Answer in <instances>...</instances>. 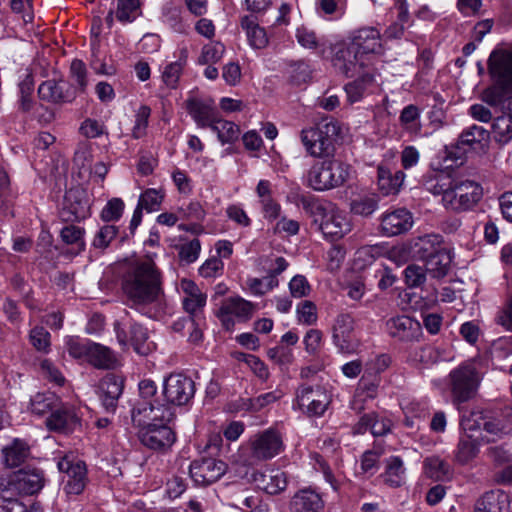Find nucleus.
<instances>
[{
	"instance_id": "nucleus-16",
	"label": "nucleus",
	"mask_w": 512,
	"mask_h": 512,
	"mask_svg": "<svg viewBox=\"0 0 512 512\" xmlns=\"http://www.w3.org/2000/svg\"><path fill=\"white\" fill-rule=\"evenodd\" d=\"M38 96L48 103L61 105L73 102L76 90L64 80L49 79L39 85Z\"/></svg>"
},
{
	"instance_id": "nucleus-51",
	"label": "nucleus",
	"mask_w": 512,
	"mask_h": 512,
	"mask_svg": "<svg viewBox=\"0 0 512 512\" xmlns=\"http://www.w3.org/2000/svg\"><path fill=\"white\" fill-rule=\"evenodd\" d=\"M206 294L200 292L193 296H184L182 300L184 310L190 315V321L194 324L195 317H197L203 310L206 304Z\"/></svg>"
},
{
	"instance_id": "nucleus-33",
	"label": "nucleus",
	"mask_w": 512,
	"mask_h": 512,
	"mask_svg": "<svg viewBox=\"0 0 512 512\" xmlns=\"http://www.w3.org/2000/svg\"><path fill=\"white\" fill-rule=\"evenodd\" d=\"M452 255L445 247L424 263L427 273L434 279H442L449 273Z\"/></svg>"
},
{
	"instance_id": "nucleus-24",
	"label": "nucleus",
	"mask_w": 512,
	"mask_h": 512,
	"mask_svg": "<svg viewBox=\"0 0 512 512\" xmlns=\"http://www.w3.org/2000/svg\"><path fill=\"white\" fill-rule=\"evenodd\" d=\"M350 44L363 57L368 54H381L383 52L380 32L374 27H363L354 31Z\"/></svg>"
},
{
	"instance_id": "nucleus-28",
	"label": "nucleus",
	"mask_w": 512,
	"mask_h": 512,
	"mask_svg": "<svg viewBox=\"0 0 512 512\" xmlns=\"http://www.w3.org/2000/svg\"><path fill=\"white\" fill-rule=\"evenodd\" d=\"M323 507L324 501L320 494L310 488L298 491L289 504L291 512H319Z\"/></svg>"
},
{
	"instance_id": "nucleus-20",
	"label": "nucleus",
	"mask_w": 512,
	"mask_h": 512,
	"mask_svg": "<svg viewBox=\"0 0 512 512\" xmlns=\"http://www.w3.org/2000/svg\"><path fill=\"white\" fill-rule=\"evenodd\" d=\"M88 203L83 190L76 188L66 191L60 216L63 221H80L88 215Z\"/></svg>"
},
{
	"instance_id": "nucleus-63",
	"label": "nucleus",
	"mask_w": 512,
	"mask_h": 512,
	"mask_svg": "<svg viewBox=\"0 0 512 512\" xmlns=\"http://www.w3.org/2000/svg\"><path fill=\"white\" fill-rule=\"evenodd\" d=\"M43 376L58 386L64 384L65 378L59 369L50 361L43 360L40 365Z\"/></svg>"
},
{
	"instance_id": "nucleus-12",
	"label": "nucleus",
	"mask_w": 512,
	"mask_h": 512,
	"mask_svg": "<svg viewBox=\"0 0 512 512\" xmlns=\"http://www.w3.org/2000/svg\"><path fill=\"white\" fill-rule=\"evenodd\" d=\"M301 201L304 207H317V212L321 216L319 229L325 237L332 240L339 239L350 231V223L341 212L334 209L326 210L320 205H313L309 199L304 197Z\"/></svg>"
},
{
	"instance_id": "nucleus-39",
	"label": "nucleus",
	"mask_w": 512,
	"mask_h": 512,
	"mask_svg": "<svg viewBox=\"0 0 512 512\" xmlns=\"http://www.w3.org/2000/svg\"><path fill=\"white\" fill-rule=\"evenodd\" d=\"M405 468L398 456H391L386 460V469L382 474L383 481L391 487H399L403 483Z\"/></svg>"
},
{
	"instance_id": "nucleus-46",
	"label": "nucleus",
	"mask_w": 512,
	"mask_h": 512,
	"mask_svg": "<svg viewBox=\"0 0 512 512\" xmlns=\"http://www.w3.org/2000/svg\"><path fill=\"white\" fill-rule=\"evenodd\" d=\"M494 140L501 144H507L512 140V121L506 116H498L492 124Z\"/></svg>"
},
{
	"instance_id": "nucleus-57",
	"label": "nucleus",
	"mask_w": 512,
	"mask_h": 512,
	"mask_svg": "<svg viewBox=\"0 0 512 512\" xmlns=\"http://www.w3.org/2000/svg\"><path fill=\"white\" fill-rule=\"evenodd\" d=\"M224 51L225 47L221 43L206 45L202 49L199 63L202 65L216 63L222 58Z\"/></svg>"
},
{
	"instance_id": "nucleus-56",
	"label": "nucleus",
	"mask_w": 512,
	"mask_h": 512,
	"mask_svg": "<svg viewBox=\"0 0 512 512\" xmlns=\"http://www.w3.org/2000/svg\"><path fill=\"white\" fill-rule=\"evenodd\" d=\"M150 114L151 109L148 106L142 105L139 107L135 116V125L132 131L134 138L139 139L145 135Z\"/></svg>"
},
{
	"instance_id": "nucleus-10",
	"label": "nucleus",
	"mask_w": 512,
	"mask_h": 512,
	"mask_svg": "<svg viewBox=\"0 0 512 512\" xmlns=\"http://www.w3.org/2000/svg\"><path fill=\"white\" fill-rule=\"evenodd\" d=\"M227 464L215 457L202 456L189 466V474L198 486H208L217 482L227 471Z\"/></svg>"
},
{
	"instance_id": "nucleus-6",
	"label": "nucleus",
	"mask_w": 512,
	"mask_h": 512,
	"mask_svg": "<svg viewBox=\"0 0 512 512\" xmlns=\"http://www.w3.org/2000/svg\"><path fill=\"white\" fill-rule=\"evenodd\" d=\"M482 197V187L475 181H450V189L444 196V206L455 212L472 209Z\"/></svg>"
},
{
	"instance_id": "nucleus-64",
	"label": "nucleus",
	"mask_w": 512,
	"mask_h": 512,
	"mask_svg": "<svg viewBox=\"0 0 512 512\" xmlns=\"http://www.w3.org/2000/svg\"><path fill=\"white\" fill-rule=\"evenodd\" d=\"M495 321L505 330L512 332V296L506 305L497 313Z\"/></svg>"
},
{
	"instance_id": "nucleus-32",
	"label": "nucleus",
	"mask_w": 512,
	"mask_h": 512,
	"mask_svg": "<svg viewBox=\"0 0 512 512\" xmlns=\"http://www.w3.org/2000/svg\"><path fill=\"white\" fill-rule=\"evenodd\" d=\"M233 507L243 512H269V505L257 491L244 490L234 497Z\"/></svg>"
},
{
	"instance_id": "nucleus-47",
	"label": "nucleus",
	"mask_w": 512,
	"mask_h": 512,
	"mask_svg": "<svg viewBox=\"0 0 512 512\" xmlns=\"http://www.w3.org/2000/svg\"><path fill=\"white\" fill-rule=\"evenodd\" d=\"M424 468L426 475L436 480L448 476L450 472L448 463L438 456L427 457L424 460Z\"/></svg>"
},
{
	"instance_id": "nucleus-45",
	"label": "nucleus",
	"mask_w": 512,
	"mask_h": 512,
	"mask_svg": "<svg viewBox=\"0 0 512 512\" xmlns=\"http://www.w3.org/2000/svg\"><path fill=\"white\" fill-rule=\"evenodd\" d=\"M186 58L187 52L186 50H182L180 59L170 63L165 67L162 74V79L168 87L173 89L177 87L180 75L186 62Z\"/></svg>"
},
{
	"instance_id": "nucleus-42",
	"label": "nucleus",
	"mask_w": 512,
	"mask_h": 512,
	"mask_svg": "<svg viewBox=\"0 0 512 512\" xmlns=\"http://www.w3.org/2000/svg\"><path fill=\"white\" fill-rule=\"evenodd\" d=\"M119 234V227L114 224H104L95 233L91 246L103 253Z\"/></svg>"
},
{
	"instance_id": "nucleus-2",
	"label": "nucleus",
	"mask_w": 512,
	"mask_h": 512,
	"mask_svg": "<svg viewBox=\"0 0 512 512\" xmlns=\"http://www.w3.org/2000/svg\"><path fill=\"white\" fill-rule=\"evenodd\" d=\"M488 70L494 83L482 91L481 99L491 107H502L507 94L512 92V49L492 51Z\"/></svg>"
},
{
	"instance_id": "nucleus-36",
	"label": "nucleus",
	"mask_w": 512,
	"mask_h": 512,
	"mask_svg": "<svg viewBox=\"0 0 512 512\" xmlns=\"http://www.w3.org/2000/svg\"><path fill=\"white\" fill-rule=\"evenodd\" d=\"M130 342L134 351L142 356L150 354L156 348L155 343L149 340L147 329L138 323L130 326Z\"/></svg>"
},
{
	"instance_id": "nucleus-41",
	"label": "nucleus",
	"mask_w": 512,
	"mask_h": 512,
	"mask_svg": "<svg viewBox=\"0 0 512 512\" xmlns=\"http://www.w3.org/2000/svg\"><path fill=\"white\" fill-rule=\"evenodd\" d=\"M222 305L224 313H231L244 320L251 318L255 308L253 303L241 297L228 298Z\"/></svg>"
},
{
	"instance_id": "nucleus-18",
	"label": "nucleus",
	"mask_w": 512,
	"mask_h": 512,
	"mask_svg": "<svg viewBox=\"0 0 512 512\" xmlns=\"http://www.w3.org/2000/svg\"><path fill=\"white\" fill-rule=\"evenodd\" d=\"M443 248H445L443 237L435 233L416 236L408 242L411 257L421 262H425Z\"/></svg>"
},
{
	"instance_id": "nucleus-30",
	"label": "nucleus",
	"mask_w": 512,
	"mask_h": 512,
	"mask_svg": "<svg viewBox=\"0 0 512 512\" xmlns=\"http://www.w3.org/2000/svg\"><path fill=\"white\" fill-rule=\"evenodd\" d=\"M509 495L502 490L486 492L476 503L474 512H508Z\"/></svg>"
},
{
	"instance_id": "nucleus-60",
	"label": "nucleus",
	"mask_w": 512,
	"mask_h": 512,
	"mask_svg": "<svg viewBox=\"0 0 512 512\" xmlns=\"http://www.w3.org/2000/svg\"><path fill=\"white\" fill-rule=\"evenodd\" d=\"M30 341L38 351H47L50 346V334L43 327H34L30 332Z\"/></svg>"
},
{
	"instance_id": "nucleus-31",
	"label": "nucleus",
	"mask_w": 512,
	"mask_h": 512,
	"mask_svg": "<svg viewBox=\"0 0 512 512\" xmlns=\"http://www.w3.org/2000/svg\"><path fill=\"white\" fill-rule=\"evenodd\" d=\"M405 174L401 170H397L394 173L386 166H378L377 169V181L381 192L384 195L396 194L399 192L403 182Z\"/></svg>"
},
{
	"instance_id": "nucleus-4",
	"label": "nucleus",
	"mask_w": 512,
	"mask_h": 512,
	"mask_svg": "<svg viewBox=\"0 0 512 512\" xmlns=\"http://www.w3.org/2000/svg\"><path fill=\"white\" fill-rule=\"evenodd\" d=\"M341 128L336 121L323 122L317 127L303 129L301 141L313 157H330L335 152V143Z\"/></svg>"
},
{
	"instance_id": "nucleus-35",
	"label": "nucleus",
	"mask_w": 512,
	"mask_h": 512,
	"mask_svg": "<svg viewBox=\"0 0 512 512\" xmlns=\"http://www.w3.org/2000/svg\"><path fill=\"white\" fill-rule=\"evenodd\" d=\"M241 27L246 31L249 43L253 48L262 49L268 44V37L264 28H261L257 19L246 15L241 19Z\"/></svg>"
},
{
	"instance_id": "nucleus-22",
	"label": "nucleus",
	"mask_w": 512,
	"mask_h": 512,
	"mask_svg": "<svg viewBox=\"0 0 512 512\" xmlns=\"http://www.w3.org/2000/svg\"><path fill=\"white\" fill-rule=\"evenodd\" d=\"M388 334L399 341L410 342L421 335V325L407 315H398L386 321Z\"/></svg>"
},
{
	"instance_id": "nucleus-17",
	"label": "nucleus",
	"mask_w": 512,
	"mask_h": 512,
	"mask_svg": "<svg viewBox=\"0 0 512 512\" xmlns=\"http://www.w3.org/2000/svg\"><path fill=\"white\" fill-rule=\"evenodd\" d=\"M8 484L20 494L33 495L44 487L45 478L43 472L37 468H24L15 472Z\"/></svg>"
},
{
	"instance_id": "nucleus-14",
	"label": "nucleus",
	"mask_w": 512,
	"mask_h": 512,
	"mask_svg": "<svg viewBox=\"0 0 512 512\" xmlns=\"http://www.w3.org/2000/svg\"><path fill=\"white\" fill-rule=\"evenodd\" d=\"M171 421H160L146 430L137 432L140 442L151 450L164 451L176 440V434L169 426Z\"/></svg>"
},
{
	"instance_id": "nucleus-26",
	"label": "nucleus",
	"mask_w": 512,
	"mask_h": 512,
	"mask_svg": "<svg viewBox=\"0 0 512 512\" xmlns=\"http://www.w3.org/2000/svg\"><path fill=\"white\" fill-rule=\"evenodd\" d=\"M490 139V133L485 128L472 125L464 129L458 137L457 148L464 151H480L486 149Z\"/></svg>"
},
{
	"instance_id": "nucleus-19",
	"label": "nucleus",
	"mask_w": 512,
	"mask_h": 512,
	"mask_svg": "<svg viewBox=\"0 0 512 512\" xmlns=\"http://www.w3.org/2000/svg\"><path fill=\"white\" fill-rule=\"evenodd\" d=\"M283 449L280 434L272 429L266 430L251 441L252 456L258 460L272 459Z\"/></svg>"
},
{
	"instance_id": "nucleus-21",
	"label": "nucleus",
	"mask_w": 512,
	"mask_h": 512,
	"mask_svg": "<svg viewBox=\"0 0 512 512\" xmlns=\"http://www.w3.org/2000/svg\"><path fill=\"white\" fill-rule=\"evenodd\" d=\"M334 67L346 77H354L365 66L364 57L349 43L341 46L333 58Z\"/></svg>"
},
{
	"instance_id": "nucleus-3",
	"label": "nucleus",
	"mask_w": 512,
	"mask_h": 512,
	"mask_svg": "<svg viewBox=\"0 0 512 512\" xmlns=\"http://www.w3.org/2000/svg\"><path fill=\"white\" fill-rule=\"evenodd\" d=\"M349 177V166L338 159L316 162L307 173V186L327 191L342 186Z\"/></svg>"
},
{
	"instance_id": "nucleus-38",
	"label": "nucleus",
	"mask_w": 512,
	"mask_h": 512,
	"mask_svg": "<svg viewBox=\"0 0 512 512\" xmlns=\"http://www.w3.org/2000/svg\"><path fill=\"white\" fill-rule=\"evenodd\" d=\"M60 399L53 392H42L35 394L30 401L32 413L42 416L48 412L50 414L59 406Z\"/></svg>"
},
{
	"instance_id": "nucleus-11",
	"label": "nucleus",
	"mask_w": 512,
	"mask_h": 512,
	"mask_svg": "<svg viewBox=\"0 0 512 512\" xmlns=\"http://www.w3.org/2000/svg\"><path fill=\"white\" fill-rule=\"evenodd\" d=\"M332 341L342 353L356 352L360 342L355 333L354 318L350 314L337 315L332 326Z\"/></svg>"
},
{
	"instance_id": "nucleus-49",
	"label": "nucleus",
	"mask_w": 512,
	"mask_h": 512,
	"mask_svg": "<svg viewBox=\"0 0 512 512\" xmlns=\"http://www.w3.org/2000/svg\"><path fill=\"white\" fill-rule=\"evenodd\" d=\"M139 0H118L116 17L121 22H131L139 15Z\"/></svg>"
},
{
	"instance_id": "nucleus-27",
	"label": "nucleus",
	"mask_w": 512,
	"mask_h": 512,
	"mask_svg": "<svg viewBox=\"0 0 512 512\" xmlns=\"http://www.w3.org/2000/svg\"><path fill=\"white\" fill-rule=\"evenodd\" d=\"M254 481L259 488L270 495L281 493L286 489L288 484L287 474L280 469L257 472L254 474Z\"/></svg>"
},
{
	"instance_id": "nucleus-40",
	"label": "nucleus",
	"mask_w": 512,
	"mask_h": 512,
	"mask_svg": "<svg viewBox=\"0 0 512 512\" xmlns=\"http://www.w3.org/2000/svg\"><path fill=\"white\" fill-rule=\"evenodd\" d=\"M479 452V443L473 434L461 437L455 451V458L460 464H466L474 459Z\"/></svg>"
},
{
	"instance_id": "nucleus-9",
	"label": "nucleus",
	"mask_w": 512,
	"mask_h": 512,
	"mask_svg": "<svg viewBox=\"0 0 512 512\" xmlns=\"http://www.w3.org/2000/svg\"><path fill=\"white\" fill-rule=\"evenodd\" d=\"M195 391V383L190 377L182 373H172L163 383L164 404L170 407L184 406L194 397Z\"/></svg>"
},
{
	"instance_id": "nucleus-25",
	"label": "nucleus",
	"mask_w": 512,
	"mask_h": 512,
	"mask_svg": "<svg viewBox=\"0 0 512 512\" xmlns=\"http://www.w3.org/2000/svg\"><path fill=\"white\" fill-rule=\"evenodd\" d=\"M78 423L79 418L74 410L69 406L63 405L61 401L59 406L46 419L47 428L55 432L68 433L73 431Z\"/></svg>"
},
{
	"instance_id": "nucleus-55",
	"label": "nucleus",
	"mask_w": 512,
	"mask_h": 512,
	"mask_svg": "<svg viewBox=\"0 0 512 512\" xmlns=\"http://www.w3.org/2000/svg\"><path fill=\"white\" fill-rule=\"evenodd\" d=\"M91 345V341L82 340L79 337H70L66 342L69 355L75 359H87Z\"/></svg>"
},
{
	"instance_id": "nucleus-44",
	"label": "nucleus",
	"mask_w": 512,
	"mask_h": 512,
	"mask_svg": "<svg viewBox=\"0 0 512 512\" xmlns=\"http://www.w3.org/2000/svg\"><path fill=\"white\" fill-rule=\"evenodd\" d=\"M378 201L374 194L359 196L351 201L350 209L356 215L367 217L378 208Z\"/></svg>"
},
{
	"instance_id": "nucleus-8",
	"label": "nucleus",
	"mask_w": 512,
	"mask_h": 512,
	"mask_svg": "<svg viewBox=\"0 0 512 512\" xmlns=\"http://www.w3.org/2000/svg\"><path fill=\"white\" fill-rule=\"evenodd\" d=\"M175 412L172 407L153 401H137L131 410V423L137 432L146 430L160 421H172Z\"/></svg>"
},
{
	"instance_id": "nucleus-54",
	"label": "nucleus",
	"mask_w": 512,
	"mask_h": 512,
	"mask_svg": "<svg viewBox=\"0 0 512 512\" xmlns=\"http://www.w3.org/2000/svg\"><path fill=\"white\" fill-rule=\"evenodd\" d=\"M427 274L425 266L410 264L404 270L405 283L409 288L420 287L425 283Z\"/></svg>"
},
{
	"instance_id": "nucleus-7",
	"label": "nucleus",
	"mask_w": 512,
	"mask_h": 512,
	"mask_svg": "<svg viewBox=\"0 0 512 512\" xmlns=\"http://www.w3.org/2000/svg\"><path fill=\"white\" fill-rule=\"evenodd\" d=\"M331 401V393L319 384H302L296 390V405L309 417L323 416Z\"/></svg>"
},
{
	"instance_id": "nucleus-23",
	"label": "nucleus",
	"mask_w": 512,
	"mask_h": 512,
	"mask_svg": "<svg viewBox=\"0 0 512 512\" xmlns=\"http://www.w3.org/2000/svg\"><path fill=\"white\" fill-rule=\"evenodd\" d=\"M123 388V378L115 374L109 373L100 380L97 393L107 412L116 410Z\"/></svg>"
},
{
	"instance_id": "nucleus-58",
	"label": "nucleus",
	"mask_w": 512,
	"mask_h": 512,
	"mask_svg": "<svg viewBox=\"0 0 512 512\" xmlns=\"http://www.w3.org/2000/svg\"><path fill=\"white\" fill-rule=\"evenodd\" d=\"M163 196L156 189H147L141 194L138 202V206L148 212L158 210Z\"/></svg>"
},
{
	"instance_id": "nucleus-62",
	"label": "nucleus",
	"mask_w": 512,
	"mask_h": 512,
	"mask_svg": "<svg viewBox=\"0 0 512 512\" xmlns=\"http://www.w3.org/2000/svg\"><path fill=\"white\" fill-rule=\"evenodd\" d=\"M450 181L448 176L439 175L435 179H431L426 182V189L434 195H442V201L444 202V196L450 189Z\"/></svg>"
},
{
	"instance_id": "nucleus-34",
	"label": "nucleus",
	"mask_w": 512,
	"mask_h": 512,
	"mask_svg": "<svg viewBox=\"0 0 512 512\" xmlns=\"http://www.w3.org/2000/svg\"><path fill=\"white\" fill-rule=\"evenodd\" d=\"M87 361L98 369H114L117 359L114 352L101 344L92 342Z\"/></svg>"
},
{
	"instance_id": "nucleus-37",
	"label": "nucleus",
	"mask_w": 512,
	"mask_h": 512,
	"mask_svg": "<svg viewBox=\"0 0 512 512\" xmlns=\"http://www.w3.org/2000/svg\"><path fill=\"white\" fill-rule=\"evenodd\" d=\"M4 462L8 467H17L24 463L30 454L28 444L20 439H14L11 445L2 450Z\"/></svg>"
},
{
	"instance_id": "nucleus-15",
	"label": "nucleus",
	"mask_w": 512,
	"mask_h": 512,
	"mask_svg": "<svg viewBox=\"0 0 512 512\" xmlns=\"http://www.w3.org/2000/svg\"><path fill=\"white\" fill-rule=\"evenodd\" d=\"M414 223L412 213L406 208H397L383 213L380 217V231L384 236L393 237L408 232Z\"/></svg>"
},
{
	"instance_id": "nucleus-53",
	"label": "nucleus",
	"mask_w": 512,
	"mask_h": 512,
	"mask_svg": "<svg viewBox=\"0 0 512 512\" xmlns=\"http://www.w3.org/2000/svg\"><path fill=\"white\" fill-rule=\"evenodd\" d=\"M177 250L180 261L185 264H191L198 259L201 251V244L200 241L195 238L177 246Z\"/></svg>"
},
{
	"instance_id": "nucleus-5",
	"label": "nucleus",
	"mask_w": 512,
	"mask_h": 512,
	"mask_svg": "<svg viewBox=\"0 0 512 512\" xmlns=\"http://www.w3.org/2000/svg\"><path fill=\"white\" fill-rule=\"evenodd\" d=\"M448 385L454 403L472 399L479 387L481 376L472 363H465L453 369L448 376Z\"/></svg>"
},
{
	"instance_id": "nucleus-61",
	"label": "nucleus",
	"mask_w": 512,
	"mask_h": 512,
	"mask_svg": "<svg viewBox=\"0 0 512 512\" xmlns=\"http://www.w3.org/2000/svg\"><path fill=\"white\" fill-rule=\"evenodd\" d=\"M486 416L481 411H472L461 420V427L467 432H474L483 429V422Z\"/></svg>"
},
{
	"instance_id": "nucleus-59",
	"label": "nucleus",
	"mask_w": 512,
	"mask_h": 512,
	"mask_svg": "<svg viewBox=\"0 0 512 512\" xmlns=\"http://www.w3.org/2000/svg\"><path fill=\"white\" fill-rule=\"evenodd\" d=\"M298 320L306 325H312L317 321L316 305L309 300L301 302L297 307Z\"/></svg>"
},
{
	"instance_id": "nucleus-50",
	"label": "nucleus",
	"mask_w": 512,
	"mask_h": 512,
	"mask_svg": "<svg viewBox=\"0 0 512 512\" xmlns=\"http://www.w3.org/2000/svg\"><path fill=\"white\" fill-rule=\"evenodd\" d=\"M125 204L121 198H112L107 204L103 207L100 218L110 224V222L118 221L124 212Z\"/></svg>"
},
{
	"instance_id": "nucleus-1",
	"label": "nucleus",
	"mask_w": 512,
	"mask_h": 512,
	"mask_svg": "<svg viewBox=\"0 0 512 512\" xmlns=\"http://www.w3.org/2000/svg\"><path fill=\"white\" fill-rule=\"evenodd\" d=\"M123 291L132 308L160 301L164 292L161 273L155 262L150 258L137 262L123 280Z\"/></svg>"
},
{
	"instance_id": "nucleus-29",
	"label": "nucleus",
	"mask_w": 512,
	"mask_h": 512,
	"mask_svg": "<svg viewBox=\"0 0 512 512\" xmlns=\"http://www.w3.org/2000/svg\"><path fill=\"white\" fill-rule=\"evenodd\" d=\"M185 108L201 128L210 127L215 122L216 110L211 103L191 97L185 101Z\"/></svg>"
},
{
	"instance_id": "nucleus-13",
	"label": "nucleus",
	"mask_w": 512,
	"mask_h": 512,
	"mask_svg": "<svg viewBox=\"0 0 512 512\" xmlns=\"http://www.w3.org/2000/svg\"><path fill=\"white\" fill-rule=\"evenodd\" d=\"M57 467L60 472L66 474L67 480L64 490L68 495H79L86 486L87 469L81 460H76L71 455H65L58 463Z\"/></svg>"
},
{
	"instance_id": "nucleus-52",
	"label": "nucleus",
	"mask_w": 512,
	"mask_h": 512,
	"mask_svg": "<svg viewBox=\"0 0 512 512\" xmlns=\"http://www.w3.org/2000/svg\"><path fill=\"white\" fill-rule=\"evenodd\" d=\"M20 108L28 112L33 107L32 94L34 91V79L31 74H26L25 78L19 83Z\"/></svg>"
},
{
	"instance_id": "nucleus-43",
	"label": "nucleus",
	"mask_w": 512,
	"mask_h": 512,
	"mask_svg": "<svg viewBox=\"0 0 512 512\" xmlns=\"http://www.w3.org/2000/svg\"><path fill=\"white\" fill-rule=\"evenodd\" d=\"M210 128L217 133L218 139L222 144L233 143L236 141L240 134L239 127L227 120H220L215 118Z\"/></svg>"
},
{
	"instance_id": "nucleus-48",
	"label": "nucleus",
	"mask_w": 512,
	"mask_h": 512,
	"mask_svg": "<svg viewBox=\"0 0 512 512\" xmlns=\"http://www.w3.org/2000/svg\"><path fill=\"white\" fill-rule=\"evenodd\" d=\"M420 110L416 105L410 104L401 111L399 121L401 125L410 132H419L421 125L419 122Z\"/></svg>"
}]
</instances>
